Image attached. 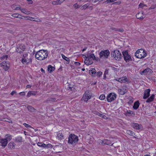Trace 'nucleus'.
Returning a JSON list of instances; mask_svg holds the SVG:
<instances>
[{
	"label": "nucleus",
	"instance_id": "56",
	"mask_svg": "<svg viewBox=\"0 0 156 156\" xmlns=\"http://www.w3.org/2000/svg\"><path fill=\"white\" fill-rule=\"evenodd\" d=\"M97 114L98 115L102 117H103V116H105V115H104L103 114H102L100 113H99L98 112V114Z\"/></svg>",
	"mask_w": 156,
	"mask_h": 156
},
{
	"label": "nucleus",
	"instance_id": "64",
	"mask_svg": "<svg viewBox=\"0 0 156 156\" xmlns=\"http://www.w3.org/2000/svg\"><path fill=\"white\" fill-rule=\"evenodd\" d=\"M106 78V75L104 74V79H105Z\"/></svg>",
	"mask_w": 156,
	"mask_h": 156
},
{
	"label": "nucleus",
	"instance_id": "30",
	"mask_svg": "<svg viewBox=\"0 0 156 156\" xmlns=\"http://www.w3.org/2000/svg\"><path fill=\"white\" fill-rule=\"evenodd\" d=\"M27 109L29 111L34 112L35 109L31 106L29 105L27 106Z\"/></svg>",
	"mask_w": 156,
	"mask_h": 156
},
{
	"label": "nucleus",
	"instance_id": "36",
	"mask_svg": "<svg viewBox=\"0 0 156 156\" xmlns=\"http://www.w3.org/2000/svg\"><path fill=\"white\" fill-rule=\"evenodd\" d=\"M21 10L22 12L25 14H29L30 13V12L27 11L26 9H21Z\"/></svg>",
	"mask_w": 156,
	"mask_h": 156
},
{
	"label": "nucleus",
	"instance_id": "7",
	"mask_svg": "<svg viewBox=\"0 0 156 156\" xmlns=\"http://www.w3.org/2000/svg\"><path fill=\"white\" fill-rule=\"evenodd\" d=\"M122 54L123 56L124 59L126 62H129L132 61V59L130 56L128 54V52L127 51L122 52Z\"/></svg>",
	"mask_w": 156,
	"mask_h": 156
},
{
	"label": "nucleus",
	"instance_id": "13",
	"mask_svg": "<svg viewBox=\"0 0 156 156\" xmlns=\"http://www.w3.org/2000/svg\"><path fill=\"white\" fill-rule=\"evenodd\" d=\"M22 62L23 64H28L31 63V59L30 58L26 59L25 58H24L22 60Z\"/></svg>",
	"mask_w": 156,
	"mask_h": 156
},
{
	"label": "nucleus",
	"instance_id": "46",
	"mask_svg": "<svg viewBox=\"0 0 156 156\" xmlns=\"http://www.w3.org/2000/svg\"><path fill=\"white\" fill-rule=\"evenodd\" d=\"M116 0H107L105 2V3L106 4H108L110 2H112Z\"/></svg>",
	"mask_w": 156,
	"mask_h": 156
},
{
	"label": "nucleus",
	"instance_id": "4",
	"mask_svg": "<svg viewBox=\"0 0 156 156\" xmlns=\"http://www.w3.org/2000/svg\"><path fill=\"white\" fill-rule=\"evenodd\" d=\"M111 55L114 59L118 61L120 60L122 57L121 53L118 50H116L112 51Z\"/></svg>",
	"mask_w": 156,
	"mask_h": 156
},
{
	"label": "nucleus",
	"instance_id": "57",
	"mask_svg": "<svg viewBox=\"0 0 156 156\" xmlns=\"http://www.w3.org/2000/svg\"><path fill=\"white\" fill-rule=\"evenodd\" d=\"M16 93V92L15 91H13L11 93V94L12 95H13L14 94Z\"/></svg>",
	"mask_w": 156,
	"mask_h": 156
},
{
	"label": "nucleus",
	"instance_id": "39",
	"mask_svg": "<svg viewBox=\"0 0 156 156\" xmlns=\"http://www.w3.org/2000/svg\"><path fill=\"white\" fill-rule=\"evenodd\" d=\"M73 7L76 9H77L80 7V6L78 5L77 3H76L73 5Z\"/></svg>",
	"mask_w": 156,
	"mask_h": 156
},
{
	"label": "nucleus",
	"instance_id": "61",
	"mask_svg": "<svg viewBox=\"0 0 156 156\" xmlns=\"http://www.w3.org/2000/svg\"><path fill=\"white\" fill-rule=\"evenodd\" d=\"M31 87V86H30V85H27L26 86L27 88H30Z\"/></svg>",
	"mask_w": 156,
	"mask_h": 156
},
{
	"label": "nucleus",
	"instance_id": "8",
	"mask_svg": "<svg viewBox=\"0 0 156 156\" xmlns=\"http://www.w3.org/2000/svg\"><path fill=\"white\" fill-rule=\"evenodd\" d=\"M91 95H90L88 92H86L83 94L82 99L84 101L87 102L88 100L90 99Z\"/></svg>",
	"mask_w": 156,
	"mask_h": 156
},
{
	"label": "nucleus",
	"instance_id": "50",
	"mask_svg": "<svg viewBox=\"0 0 156 156\" xmlns=\"http://www.w3.org/2000/svg\"><path fill=\"white\" fill-rule=\"evenodd\" d=\"M121 3V2L120 1H118L117 2H114L113 3V4L114 5H119Z\"/></svg>",
	"mask_w": 156,
	"mask_h": 156
},
{
	"label": "nucleus",
	"instance_id": "20",
	"mask_svg": "<svg viewBox=\"0 0 156 156\" xmlns=\"http://www.w3.org/2000/svg\"><path fill=\"white\" fill-rule=\"evenodd\" d=\"M0 143H1L2 146L5 147L6 146L8 142L5 139H2L0 140Z\"/></svg>",
	"mask_w": 156,
	"mask_h": 156
},
{
	"label": "nucleus",
	"instance_id": "6",
	"mask_svg": "<svg viewBox=\"0 0 156 156\" xmlns=\"http://www.w3.org/2000/svg\"><path fill=\"white\" fill-rule=\"evenodd\" d=\"M116 94L114 93H110L106 97L107 101L108 102L112 101L116 99Z\"/></svg>",
	"mask_w": 156,
	"mask_h": 156
},
{
	"label": "nucleus",
	"instance_id": "19",
	"mask_svg": "<svg viewBox=\"0 0 156 156\" xmlns=\"http://www.w3.org/2000/svg\"><path fill=\"white\" fill-rule=\"evenodd\" d=\"M151 70L149 68L146 69L140 72V74L143 75H147L149 72L151 73Z\"/></svg>",
	"mask_w": 156,
	"mask_h": 156
},
{
	"label": "nucleus",
	"instance_id": "31",
	"mask_svg": "<svg viewBox=\"0 0 156 156\" xmlns=\"http://www.w3.org/2000/svg\"><path fill=\"white\" fill-rule=\"evenodd\" d=\"M55 69V68L51 65H49L48 66V70L49 73H51Z\"/></svg>",
	"mask_w": 156,
	"mask_h": 156
},
{
	"label": "nucleus",
	"instance_id": "40",
	"mask_svg": "<svg viewBox=\"0 0 156 156\" xmlns=\"http://www.w3.org/2000/svg\"><path fill=\"white\" fill-rule=\"evenodd\" d=\"M105 98V96L104 94L101 95L99 97V98L101 100H103Z\"/></svg>",
	"mask_w": 156,
	"mask_h": 156
},
{
	"label": "nucleus",
	"instance_id": "37",
	"mask_svg": "<svg viewBox=\"0 0 156 156\" xmlns=\"http://www.w3.org/2000/svg\"><path fill=\"white\" fill-rule=\"evenodd\" d=\"M88 6V5L87 4H86L81 7L80 9L81 10H83L87 8Z\"/></svg>",
	"mask_w": 156,
	"mask_h": 156
},
{
	"label": "nucleus",
	"instance_id": "23",
	"mask_svg": "<svg viewBox=\"0 0 156 156\" xmlns=\"http://www.w3.org/2000/svg\"><path fill=\"white\" fill-rule=\"evenodd\" d=\"M140 105L139 102L138 101H136L134 104L133 108L135 110L137 109L139 107Z\"/></svg>",
	"mask_w": 156,
	"mask_h": 156
},
{
	"label": "nucleus",
	"instance_id": "9",
	"mask_svg": "<svg viewBox=\"0 0 156 156\" xmlns=\"http://www.w3.org/2000/svg\"><path fill=\"white\" fill-rule=\"evenodd\" d=\"M25 49V46L24 44H19L16 49V51L18 53H20L24 51Z\"/></svg>",
	"mask_w": 156,
	"mask_h": 156
},
{
	"label": "nucleus",
	"instance_id": "62",
	"mask_svg": "<svg viewBox=\"0 0 156 156\" xmlns=\"http://www.w3.org/2000/svg\"><path fill=\"white\" fill-rule=\"evenodd\" d=\"M111 29L112 30H114L116 31V28L112 27V28H111Z\"/></svg>",
	"mask_w": 156,
	"mask_h": 156
},
{
	"label": "nucleus",
	"instance_id": "60",
	"mask_svg": "<svg viewBox=\"0 0 156 156\" xmlns=\"http://www.w3.org/2000/svg\"><path fill=\"white\" fill-rule=\"evenodd\" d=\"M27 0L29 2V4H32L33 2L31 0Z\"/></svg>",
	"mask_w": 156,
	"mask_h": 156
},
{
	"label": "nucleus",
	"instance_id": "11",
	"mask_svg": "<svg viewBox=\"0 0 156 156\" xmlns=\"http://www.w3.org/2000/svg\"><path fill=\"white\" fill-rule=\"evenodd\" d=\"M145 16V15L144 14V12L142 11L139 12L136 15V17L137 19H139L141 20H143Z\"/></svg>",
	"mask_w": 156,
	"mask_h": 156
},
{
	"label": "nucleus",
	"instance_id": "34",
	"mask_svg": "<svg viewBox=\"0 0 156 156\" xmlns=\"http://www.w3.org/2000/svg\"><path fill=\"white\" fill-rule=\"evenodd\" d=\"M37 145L38 146L42 147L45 148L46 144L42 142H38Z\"/></svg>",
	"mask_w": 156,
	"mask_h": 156
},
{
	"label": "nucleus",
	"instance_id": "10",
	"mask_svg": "<svg viewBox=\"0 0 156 156\" xmlns=\"http://www.w3.org/2000/svg\"><path fill=\"white\" fill-rule=\"evenodd\" d=\"M114 80L121 83H126L128 82V80L126 76L122 77L119 78L115 79Z\"/></svg>",
	"mask_w": 156,
	"mask_h": 156
},
{
	"label": "nucleus",
	"instance_id": "14",
	"mask_svg": "<svg viewBox=\"0 0 156 156\" xmlns=\"http://www.w3.org/2000/svg\"><path fill=\"white\" fill-rule=\"evenodd\" d=\"M151 90L150 89H147L145 90L144 93L143 98L145 99L147 98L150 96V93Z\"/></svg>",
	"mask_w": 156,
	"mask_h": 156
},
{
	"label": "nucleus",
	"instance_id": "45",
	"mask_svg": "<svg viewBox=\"0 0 156 156\" xmlns=\"http://www.w3.org/2000/svg\"><path fill=\"white\" fill-rule=\"evenodd\" d=\"M23 124L24 126H25V127H26L27 128L29 127L30 128H32V127L30 126L26 123H24Z\"/></svg>",
	"mask_w": 156,
	"mask_h": 156
},
{
	"label": "nucleus",
	"instance_id": "18",
	"mask_svg": "<svg viewBox=\"0 0 156 156\" xmlns=\"http://www.w3.org/2000/svg\"><path fill=\"white\" fill-rule=\"evenodd\" d=\"M86 57V59L84 61V63L87 65H89L92 64L93 63V61L92 59H90L89 58H88L86 56H85Z\"/></svg>",
	"mask_w": 156,
	"mask_h": 156
},
{
	"label": "nucleus",
	"instance_id": "35",
	"mask_svg": "<svg viewBox=\"0 0 156 156\" xmlns=\"http://www.w3.org/2000/svg\"><path fill=\"white\" fill-rule=\"evenodd\" d=\"M126 133L132 136H133L134 135H135L133 131L130 130H127Z\"/></svg>",
	"mask_w": 156,
	"mask_h": 156
},
{
	"label": "nucleus",
	"instance_id": "27",
	"mask_svg": "<svg viewBox=\"0 0 156 156\" xmlns=\"http://www.w3.org/2000/svg\"><path fill=\"white\" fill-rule=\"evenodd\" d=\"M37 94V93L34 91H29L27 94V97H29L31 95H35Z\"/></svg>",
	"mask_w": 156,
	"mask_h": 156
},
{
	"label": "nucleus",
	"instance_id": "49",
	"mask_svg": "<svg viewBox=\"0 0 156 156\" xmlns=\"http://www.w3.org/2000/svg\"><path fill=\"white\" fill-rule=\"evenodd\" d=\"M74 88L73 87H68L67 89L68 90H70L72 91L74 90Z\"/></svg>",
	"mask_w": 156,
	"mask_h": 156
},
{
	"label": "nucleus",
	"instance_id": "28",
	"mask_svg": "<svg viewBox=\"0 0 156 156\" xmlns=\"http://www.w3.org/2000/svg\"><path fill=\"white\" fill-rule=\"evenodd\" d=\"M15 141L17 142H21L23 141V138L22 137L19 136L16 137L15 140Z\"/></svg>",
	"mask_w": 156,
	"mask_h": 156
},
{
	"label": "nucleus",
	"instance_id": "58",
	"mask_svg": "<svg viewBox=\"0 0 156 156\" xmlns=\"http://www.w3.org/2000/svg\"><path fill=\"white\" fill-rule=\"evenodd\" d=\"M94 2V3H95L97 2L98 1H99L101 2L103 0H92Z\"/></svg>",
	"mask_w": 156,
	"mask_h": 156
},
{
	"label": "nucleus",
	"instance_id": "15",
	"mask_svg": "<svg viewBox=\"0 0 156 156\" xmlns=\"http://www.w3.org/2000/svg\"><path fill=\"white\" fill-rule=\"evenodd\" d=\"M131 126L134 129L137 130H139L141 128V125L138 123H133L131 124Z\"/></svg>",
	"mask_w": 156,
	"mask_h": 156
},
{
	"label": "nucleus",
	"instance_id": "44",
	"mask_svg": "<svg viewBox=\"0 0 156 156\" xmlns=\"http://www.w3.org/2000/svg\"><path fill=\"white\" fill-rule=\"evenodd\" d=\"M116 31H118L119 32H122L124 31V30L122 28H116Z\"/></svg>",
	"mask_w": 156,
	"mask_h": 156
},
{
	"label": "nucleus",
	"instance_id": "16",
	"mask_svg": "<svg viewBox=\"0 0 156 156\" xmlns=\"http://www.w3.org/2000/svg\"><path fill=\"white\" fill-rule=\"evenodd\" d=\"M98 142L99 144H107L109 145L112 144V143H110V141L107 140H105L103 141L101 140H99Z\"/></svg>",
	"mask_w": 156,
	"mask_h": 156
},
{
	"label": "nucleus",
	"instance_id": "43",
	"mask_svg": "<svg viewBox=\"0 0 156 156\" xmlns=\"http://www.w3.org/2000/svg\"><path fill=\"white\" fill-rule=\"evenodd\" d=\"M139 7L140 8H143L144 6H146V7L147 6L146 5H145L144 4H143V3H140V4L139 5Z\"/></svg>",
	"mask_w": 156,
	"mask_h": 156
},
{
	"label": "nucleus",
	"instance_id": "24",
	"mask_svg": "<svg viewBox=\"0 0 156 156\" xmlns=\"http://www.w3.org/2000/svg\"><path fill=\"white\" fill-rule=\"evenodd\" d=\"M154 98V94H152L151 97L149 98L146 101V102L147 103H150L152 101Z\"/></svg>",
	"mask_w": 156,
	"mask_h": 156
},
{
	"label": "nucleus",
	"instance_id": "53",
	"mask_svg": "<svg viewBox=\"0 0 156 156\" xmlns=\"http://www.w3.org/2000/svg\"><path fill=\"white\" fill-rule=\"evenodd\" d=\"M34 21H36L37 22H41V21L40 20L38 19H35V18L34 19Z\"/></svg>",
	"mask_w": 156,
	"mask_h": 156
},
{
	"label": "nucleus",
	"instance_id": "1",
	"mask_svg": "<svg viewBox=\"0 0 156 156\" xmlns=\"http://www.w3.org/2000/svg\"><path fill=\"white\" fill-rule=\"evenodd\" d=\"M48 55V53L47 50H41L36 53L35 57L39 60H42L47 58Z\"/></svg>",
	"mask_w": 156,
	"mask_h": 156
},
{
	"label": "nucleus",
	"instance_id": "25",
	"mask_svg": "<svg viewBox=\"0 0 156 156\" xmlns=\"http://www.w3.org/2000/svg\"><path fill=\"white\" fill-rule=\"evenodd\" d=\"M16 145V144L12 142H10L8 144L9 148L11 149L14 148L15 147Z\"/></svg>",
	"mask_w": 156,
	"mask_h": 156
},
{
	"label": "nucleus",
	"instance_id": "29",
	"mask_svg": "<svg viewBox=\"0 0 156 156\" xmlns=\"http://www.w3.org/2000/svg\"><path fill=\"white\" fill-rule=\"evenodd\" d=\"M5 136V139L7 140V142L10 141L12 139V136L10 134H6Z\"/></svg>",
	"mask_w": 156,
	"mask_h": 156
},
{
	"label": "nucleus",
	"instance_id": "47",
	"mask_svg": "<svg viewBox=\"0 0 156 156\" xmlns=\"http://www.w3.org/2000/svg\"><path fill=\"white\" fill-rule=\"evenodd\" d=\"M102 74V73L101 71H98L97 72L96 75H97L99 77L101 76Z\"/></svg>",
	"mask_w": 156,
	"mask_h": 156
},
{
	"label": "nucleus",
	"instance_id": "59",
	"mask_svg": "<svg viewBox=\"0 0 156 156\" xmlns=\"http://www.w3.org/2000/svg\"><path fill=\"white\" fill-rule=\"evenodd\" d=\"M129 99H130V100L129 101V102L128 103H130V104H131V103H133V101L132 100V99H131V98H129Z\"/></svg>",
	"mask_w": 156,
	"mask_h": 156
},
{
	"label": "nucleus",
	"instance_id": "2",
	"mask_svg": "<svg viewBox=\"0 0 156 156\" xmlns=\"http://www.w3.org/2000/svg\"><path fill=\"white\" fill-rule=\"evenodd\" d=\"M147 55V54L145 51L142 49L138 50L135 54L136 57L139 58H144Z\"/></svg>",
	"mask_w": 156,
	"mask_h": 156
},
{
	"label": "nucleus",
	"instance_id": "5",
	"mask_svg": "<svg viewBox=\"0 0 156 156\" xmlns=\"http://www.w3.org/2000/svg\"><path fill=\"white\" fill-rule=\"evenodd\" d=\"M110 52L108 50L102 51L99 53L100 58L102 59L107 58L109 55Z\"/></svg>",
	"mask_w": 156,
	"mask_h": 156
},
{
	"label": "nucleus",
	"instance_id": "52",
	"mask_svg": "<svg viewBox=\"0 0 156 156\" xmlns=\"http://www.w3.org/2000/svg\"><path fill=\"white\" fill-rule=\"evenodd\" d=\"M19 94L21 96H23L25 94V93L24 92H21L19 93Z\"/></svg>",
	"mask_w": 156,
	"mask_h": 156
},
{
	"label": "nucleus",
	"instance_id": "26",
	"mask_svg": "<svg viewBox=\"0 0 156 156\" xmlns=\"http://www.w3.org/2000/svg\"><path fill=\"white\" fill-rule=\"evenodd\" d=\"M89 73L92 76H94L96 74L95 70L94 68H92V69L90 70L89 71Z\"/></svg>",
	"mask_w": 156,
	"mask_h": 156
},
{
	"label": "nucleus",
	"instance_id": "51",
	"mask_svg": "<svg viewBox=\"0 0 156 156\" xmlns=\"http://www.w3.org/2000/svg\"><path fill=\"white\" fill-rule=\"evenodd\" d=\"M108 69H105L104 74L106 75H108Z\"/></svg>",
	"mask_w": 156,
	"mask_h": 156
},
{
	"label": "nucleus",
	"instance_id": "55",
	"mask_svg": "<svg viewBox=\"0 0 156 156\" xmlns=\"http://www.w3.org/2000/svg\"><path fill=\"white\" fill-rule=\"evenodd\" d=\"M14 9L15 10H21V9L20 8V7H16L15 8V9Z\"/></svg>",
	"mask_w": 156,
	"mask_h": 156
},
{
	"label": "nucleus",
	"instance_id": "21",
	"mask_svg": "<svg viewBox=\"0 0 156 156\" xmlns=\"http://www.w3.org/2000/svg\"><path fill=\"white\" fill-rule=\"evenodd\" d=\"M65 0H57L55 1H53L52 4L53 5H60Z\"/></svg>",
	"mask_w": 156,
	"mask_h": 156
},
{
	"label": "nucleus",
	"instance_id": "17",
	"mask_svg": "<svg viewBox=\"0 0 156 156\" xmlns=\"http://www.w3.org/2000/svg\"><path fill=\"white\" fill-rule=\"evenodd\" d=\"M56 138L57 139L59 140H62L64 139V137L63 134L61 132H59L57 133Z\"/></svg>",
	"mask_w": 156,
	"mask_h": 156
},
{
	"label": "nucleus",
	"instance_id": "32",
	"mask_svg": "<svg viewBox=\"0 0 156 156\" xmlns=\"http://www.w3.org/2000/svg\"><path fill=\"white\" fill-rule=\"evenodd\" d=\"M56 100V99L55 98H48V99L47 100V102H54Z\"/></svg>",
	"mask_w": 156,
	"mask_h": 156
},
{
	"label": "nucleus",
	"instance_id": "63",
	"mask_svg": "<svg viewBox=\"0 0 156 156\" xmlns=\"http://www.w3.org/2000/svg\"><path fill=\"white\" fill-rule=\"evenodd\" d=\"M41 71L44 73H45V71L42 68H41Z\"/></svg>",
	"mask_w": 156,
	"mask_h": 156
},
{
	"label": "nucleus",
	"instance_id": "12",
	"mask_svg": "<svg viewBox=\"0 0 156 156\" xmlns=\"http://www.w3.org/2000/svg\"><path fill=\"white\" fill-rule=\"evenodd\" d=\"M86 55V56L88 58H89V59H92L93 60H95L96 61H98V58H96L94 54L91 52L88 53Z\"/></svg>",
	"mask_w": 156,
	"mask_h": 156
},
{
	"label": "nucleus",
	"instance_id": "42",
	"mask_svg": "<svg viewBox=\"0 0 156 156\" xmlns=\"http://www.w3.org/2000/svg\"><path fill=\"white\" fill-rule=\"evenodd\" d=\"M3 68L5 71H7L8 70L9 67L7 65H4Z\"/></svg>",
	"mask_w": 156,
	"mask_h": 156
},
{
	"label": "nucleus",
	"instance_id": "41",
	"mask_svg": "<svg viewBox=\"0 0 156 156\" xmlns=\"http://www.w3.org/2000/svg\"><path fill=\"white\" fill-rule=\"evenodd\" d=\"M35 18L34 17H30V16H27V20H29L31 21H34V19Z\"/></svg>",
	"mask_w": 156,
	"mask_h": 156
},
{
	"label": "nucleus",
	"instance_id": "48",
	"mask_svg": "<svg viewBox=\"0 0 156 156\" xmlns=\"http://www.w3.org/2000/svg\"><path fill=\"white\" fill-rule=\"evenodd\" d=\"M46 146H45V147H49V148H52V145L50 144H46Z\"/></svg>",
	"mask_w": 156,
	"mask_h": 156
},
{
	"label": "nucleus",
	"instance_id": "3",
	"mask_svg": "<svg viewBox=\"0 0 156 156\" xmlns=\"http://www.w3.org/2000/svg\"><path fill=\"white\" fill-rule=\"evenodd\" d=\"M78 140L77 136L74 134H70L69 137L68 143L72 145H75L77 143Z\"/></svg>",
	"mask_w": 156,
	"mask_h": 156
},
{
	"label": "nucleus",
	"instance_id": "38",
	"mask_svg": "<svg viewBox=\"0 0 156 156\" xmlns=\"http://www.w3.org/2000/svg\"><path fill=\"white\" fill-rule=\"evenodd\" d=\"M62 57L63 59H65L69 62V59L68 58H67L65 55H62Z\"/></svg>",
	"mask_w": 156,
	"mask_h": 156
},
{
	"label": "nucleus",
	"instance_id": "54",
	"mask_svg": "<svg viewBox=\"0 0 156 156\" xmlns=\"http://www.w3.org/2000/svg\"><path fill=\"white\" fill-rule=\"evenodd\" d=\"M75 65H76L77 66H79L80 65V63L78 62H75Z\"/></svg>",
	"mask_w": 156,
	"mask_h": 156
},
{
	"label": "nucleus",
	"instance_id": "22",
	"mask_svg": "<svg viewBox=\"0 0 156 156\" xmlns=\"http://www.w3.org/2000/svg\"><path fill=\"white\" fill-rule=\"evenodd\" d=\"M118 91L120 94L123 95L126 93V90L125 88H122L121 89H119Z\"/></svg>",
	"mask_w": 156,
	"mask_h": 156
},
{
	"label": "nucleus",
	"instance_id": "33",
	"mask_svg": "<svg viewBox=\"0 0 156 156\" xmlns=\"http://www.w3.org/2000/svg\"><path fill=\"white\" fill-rule=\"evenodd\" d=\"M21 16V15L20 14L18 13H14L12 15V16L14 17L19 18H21V17H19V16Z\"/></svg>",
	"mask_w": 156,
	"mask_h": 156
}]
</instances>
